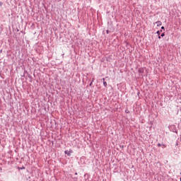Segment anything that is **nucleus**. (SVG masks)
<instances>
[{
  "instance_id": "f257e3e1",
  "label": "nucleus",
  "mask_w": 181,
  "mask_h": 181,
  "mask_svg": "<svg viewBox=\"0 0 181 181\" xmlns=\"http://www.w3.org/2000/svg\"><path fill=\"white\" fill-rule=\"evenodd\" d=\"M156 23L157 24V26H161L162 25V22H160V21H157V22H156Z\"/></svg>"
},
{
  "instance_id": "f03ea898",
  "label": "nucleus",
  "mask_w": 181,
  "mask_h": 181,
  "mask_svg": "<svg viewBox=\"0 0 181 181\" xmlns=\"http://www.w3.org/2000/svg\"><path fill=\"white\" fill-rule=\"evenodd\" d=\"M65 154L68 155L69 156H70V151H65Z\"/></svg>"
},
{
  "instance_id": "7ed1b4c3",
  "label": "nucleus",
  "mask_w": 181,
  "mask_h": 181,
  "mask_svg": "<svg viewBox=\"0 0 181 181\" xmlns=\"http://www.w3.org/2000/svg\"><path fill=\"white\" fill-rule=\"evenodd\" d=\"M103 86H104L105 87H107V83H106L105 81L103 82Z\"/></svg>"
},
{
  "instance_id": "20e7f679",
  "label": "nucleus",
  "mask_w": 181,
  "mask_h": 181,
  "mask_svg": "<svg viewBox=\"0 0 181 181\" xmlns=\"http://www.w3.org/2000/svg\"><path fill=\"white\" fill-rule=\"evenodd\" d=\"M160 36H161V37H163V36H165V33H162Z\"/></svg>"
},
{
  "instance_id": "39448f33",
  "label": "nucleus",
  "mask_w": 181,
  "mask_h": 181,
  "mask_svg": "<svg viewBox=\"0 0 181 181\" xmlns=\"http://www.w3.org/2000/svg\"><path fill=\"white\" fill-rule=\"evenodd\" d=\"M157 33H158V35H160V31H157Z\"/></svg>"
},
{
  "instance_id": "423d86ee",
  "label": "nucleus",
  "mask_w": 181,
  "mask_h": 181,
  "mask_svg": "<svg viewBox=\"0 0 181 181\" xmlns=\"http://www.w3.org/2000/svg\"><path fill=\"white\" fill-rule=\"evenodd\" d=\"M161 29H163V30H165V27H161Z\"/></svg>"
},
{
  "instance_id": "0eeeda50",
  "label": "nucleus",
  "mask_w": 181,
  "mask_h": 181,
  "mask_svg": "<svg viewBox=\"0 0 181 181\" xmlns=\"http://www.w3.org/2000/svg\"><path fill=\"white\" fill-rule=\"evenodd\" d=\"M158 146H162V144H158Z\"/></svg>"
},
{
  "instance_id": "6e6552de",
  "label": "nucleus",
  "mask_w": 181,
  "mask_h": 181,
  "mask_svg": "<svg viewBox=\"0 0 181 181\" xmlns=\"http://www.w3.org/2000/svg\"><path fill=\"white\" fill-rule=\"evenodd\" d=\"M0 6H2V2H0Z\"/></svg>"
},
{
  "instance_id": "1a4fd4ad",
  "label": "nucleus",
  "mask_w": 181,
  "mask_h": 181,
  "mask_svg": "<svg viewBox=\"0 0 181 181\" xmlns=\"http://www.w3.org/2000/svg\"><path fill=\"white\" fill-rule=\"evenodd\" d=\"M103 82L105 81V78H103Z\"/></svg>"
},
{
  "instance_id": "9d476101",
  "label": "nucleus",
  "mask_w": 181,
  "mask_h": 181,
  "mask_svg": "<svg viewBox=\"0 0 181 181\" xmlns=\"http://www.w3.org/2000/svg\"><path fill=\"white\" fill-rule=\"evenodd\" d=\"M158 39H160V36H158Z\"/></svg>"
},
{
  "instance_id": "9b49d317",
  "label": "nucleus",
  "mask_w": 181,
  "mask_h": 181,
  "mask_svg": "<svg viewBox=\"0 0 181 181\" xmlns=\"http://www.w3.org/2000/svg\"><path fill=\"white\" fill-rule=\"evenodd\" d=\"M107 33H108V30H107Z\"/></svg>"
},
{
  "instance_id": "f8f14e48",
  "label": "nucleus",
  "mask_w": 181,
  "mask_h": 181,
  "mask_svg": "<svg viewBox=\"0 0 181 181\" xmlns=\"http://www.w3.org/2000/svg\"><path fill=\"white\" fill-rule=\"evenodd\" d=\"M126 112H128V111H127V110H126Z\"/></svg>"
},
{
  "instance_id": "ddd939ff",
  "label": "nucleus",
  "mask_w": 181,
  "mask_h": 181,
  "mask_svg": "<svg viewBox=\"0 0 181 181\" xmlns=\"http://www.w3.org/2000/svg\"><path fill=\"white\" fill-rule=\"evenodd\" d=\"M126 112H128V111H127V110H126Z\"/></svg>"
},
{
  "instance_id": "4468645a",
  "label": "nucleus",
  "mask_w": 181,
  "mask_h": 181,
  "mask_svg": "<svg viewBox=\"0 0 181 181\" xmlns=\"http://www.w3.org/2000/svg\"><path fill=\"white\" fill-rule=\"evenodd\" d=\"M126 112H128V111H127V110H126Z\"/></svg>"
},
{
  "instance_id": "2eb2a0df",
  "label": "nucleus",
  "mask_w": 181,
  "mask_h": 181,
  "mask_svg": "<svg viewBox=\"0 0 181 181\" xmlns=\"http://www.w3.org/2000/svg\"><path fill=\"white\" fill-rule=\"evenodd\" d=\"M75 175H77V173H76Z\"/></svg>"
},
{
  "instance_id": "dca6fc26",
  "label": "nucleus",
  "mask_w": 181,
  "mask_h": 181,
  "mask_svg": "<svg viewBox=\"0 0 181 181\" xmlns=\"http://www.w3.org/2000/svg\"><path fill=\"white\" fill-rule=\"evenodd\" d=\"M180 181H181V177H180Z\"/></svg>"
},
{
  "instance_id": "f3484780",
  "label": "nucleus",
  "mask_w": 181,
  "mask_h": 181,
  "mask_svg": "<svg viewBox=\"0 0 181 181\" xmlns=\"http://www.w3.org/2000/svg\"><path fill=\"white\" fill-rule=\"evenodd\" d=\"M180 175H181V173H180Z\"/></svg>"
}]
</instances>
